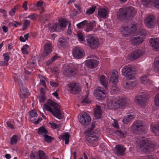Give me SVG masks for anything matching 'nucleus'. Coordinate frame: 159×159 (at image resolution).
<instances>
[{
    "label": "nucleus",
    "instance_id": "1",
    "mask_svg": "<svg viewBox=\"0 0 159 159\" xmlns=\"http://www.w3.org/2000/svg\"><path fill=\"white\" fill-rule=\"evenodd\" d=\"M43 107L45 110L51 112L56 117L61 119L63 116L61 112L60 106L57 103L51 99H48L46 104L43 105Z\"/></svg>",
    "mask_w": 159,
    "mask_h": 159
},
{
    "label": "nucleus",
    "instance_id": "2",
    "mask_svg": "<svg viewBox=\"0 0 159 159\" xmlns=\"http://www.w3.org/2000/svg\"><path fill=\"white\" fill-rule=\"evenodd\" d=\"M136 142L138 144L137 148L141 151L150 152L155 148L154 144L143 137L137 138Z\"/></svg>",
    "mask_w": 159,
    "mask_h": 159
},
{
    "label": "nucleus",
    "instance_id": "3",
    "mask_svg": "<svg viewBox=\"0 0 159 159\" xmlns=\"http://www.w3.org/2000/svg\"><path fill=\"white\" fill-rule=\"evenodd\" d=\"M136 25L137 24H135L123 25L120 28V31L123 36H128L131 34H134L136 31Z\"/></svg>",
    "mask_w": 159,
    "mask_h": 159
},
{
    "label": "nucleus",
    "instance_id": "4",
    "mask_svg": "<svg viewBox=\"0 0 159 159\" xmlns=\"http://www.w3.org/2000/svg\"><path fill=\"white\" fill-rule=\"evenodd\" d=\"M129 101L126 98H120L115 101H111L108 103V106L111 109H116L119 108H122L127 105L129 104Z\"/></svg>",
    "mask_w": 159,
    "mask_h": 159
},
{
    "label": "nucleus",
    "instance_id": "5",
    "mask_svg": "<svg viewBox=\"0 0 159 159\" xmlns=\"http://www.w3.org/2000/svg\"><path fill=\"white\" fill-rule=\"evenodd\" d=\"M147 127L142 121L138 120L134 121L130 127V130L134 133H136L138 131L145 132Z\"/></svg>",
    "mask_w": 159,
    "mask_h": 159
},
{
    "label": "nucleus",
    "instance_id": "6",
    "mask_svg": "<svg viewBox=\"0 0 159 159\" xmlns=\"http://www.w3.org/2000/svg\"><path fill=\"white\" fill-rule=\"evenodd\" d=\"M87 43L88 45L92 49L98 48L99 44L98 38L93 34H89L86 36Z\"/></svg>",
    "mask_w": 159,
    "mask_h": 159
},
{
    "label": "nucleus",
    "instance_id": "7",
    "mask_svg": "<svg viewBox=\"0 0 159 159\" xmlns=\"http://www.w3.org/2000/svg\"><path fill=\"white\" fill-rule=\"evenodd\" d=\"M99 129H97L89 133L86 136V139L89 143L93 144L98 140L99 138Z\"/></svg>",
    "mask_w": 159,
    "mask_h": 159
},
{
    "label": "nucleus",
    "instance_id": "8",
    "mask_svg": "<svg viewBox=\"0 0 159 159\" xmlns=\"http://www.w3.org/2000/svg\"><path fill=\"white\" fill-rule=\"evenodd\" d=\"M148 100L147 95L145 93H142L137 95L135 98V102L137 105L140 107L145 105Z\"/></svg>",
    "mask_w": 159,
    "mask_h": 159
},
{
    "label": "nucleus",
    "instance_id": "9",
    "mask_svg": "<svg viewBox=\"0 0 159 159\" xmlns=\"http://www.w3.org/2000/svg\"><path fill=\"white\" fill-rule=\"evenodd\" d=\"M68 90L73 94L79 93L81 89V86L78 83L72 82L68 85Z\"/></svg>",
    "mask_w": 159,
    "mask_h": 159
},
{
    "label": "nucleus",
    "instance_id": "10",
    "mask_svg": "<svg viewBox=\"0 0 159 159\" xmlns=\"http://www.w3.org/2000/svg\"><path fill=\"white\" fill-rule=\"evenodd\" d=\"M72 55L76 59L82 58L85 55L84 50L81 47H76L72 50Z\"/></svg>",
    "mask_w": 159,
    "mask_h": 159
},
{
    "label": "nucleus",
    "instance_id": "11",
    "mask_svg": "<svg viewBox=\"0 0 159 159\" xmlns=\"http://www.w3.org/2000/svg\"><path fill=\"white\" fill-rule=\"evenodd\" d=\"M123 75L128 79L134 78L132 67L130 65L124 66L122 70Z\"/></svg>",
    "mask_w": 159,
    "mask_h": 159
},
{
    "label": "nucleus",
    "instance_id": "12",
    "mask_svg": "<svg viewBox=\"0 0 159 159\" xmlns=\"http://www.w3.org/2000/svg\"><path fill=\"white\" fill-rule=\"evenodd\" d=\"M91 118L90 115L85 112L82 113L80 116V122L84 125H89L90 122Z\"/></svg>",
    "mask_w": 159,
    "mask_h": 159
},
{
    "label": "nucleus",
    "instance_id": "13",
    "mask_svg": "<svg viewBox=\"0 0 159 159\" xmlns=\"http://www.w3.org/2000/svg\"><path fill=\"white\" fill-rule=\"evenodd\" d=\"M129 79L126 81L124 82L123 83L124 87L126 89H132L136 85L137 80L135 78Z\"/></svg>",
    "mask_w": 159,
    "mask_h": 159
},
{
    "label": "nucleus",
    "instance_id": "14",
    "mask_svg": "<svg viewBox=\"0 0 159 159\" xmlns=\"http://www.w3.org/2000/svg\"><path fill=\"white\" fill-rule=\"evenodd\" d=\"M94 93L97 99L102 100L105 98L107 92L103 88L99 87L95 90Z\"/></svg>",
    "mask_w": 159,
    "mask_h": 159
},
{
    "label": "nucleus",
    "instance_id": "15",
    "mask_svg": "<svg viewBox=\"0 0 159 159\" xmlns=\"http://www.w3.org/2000/svg\"><path fill=\"white\" fill-rule=\"evenodd\" d=\"M126 148L121 145H117L115 147V153L118 156H122L124 155Z\"/></svg>",
    "mask_w": 159,
    "mask_h": 159
},
{
    "label": "nucleus",
    "instance_id": "16",
    "mask_svg": "<svg viewBox=\"0 0 159 159\" xmlns=\"http://www.w3.org/2000/svg\"><path fill=\"white\" fill-rule=\"evenodd\" d=\"M145 23L148 27H153L154 25V17L153 15L148 16L145 20Z\"/></svg>",
    "mask_w": 159,
    "mask_h": 159
},
{
    "label": "nucleus",
    "instance_id": "17",
    "mask_svg": "<svg viewBox=\"0 0 159 159\" xmlns=\"http://www.w3.org/2000/svg\"><path fill=\"white\" fill-rule=\"evenodd\" d=\"M52 45L50 43H47L44 45V51L42 53V56L45 57L52 52Z\"/></svg>",
    "mask_w": 159,
    "mask_h": 159
},
{
    "label": "nucleus",
    "instance_id": "18",
    "mask_svg": "<svg viewBox=\"0 0 159 159\" xmlns=\"http://www.w3.org/2000/svg\"><path fill=\"white\" fill-rule=\"evenodd\" d=\"M77 71V69L73 66L66 70L64 72V74L67 76H72L76 74Z\"/></svg>",
    "mask_w": 159,
    "mask_h": 159
},
{
    "label": "nucleus",
    "instance_id": "19",
    "mask_svg": "<svg viewBox=\"0 0 159 159\" xmlns=\"http://www.w3.org/2000/svg\"><path fill=\"white\" fill-rule=\"evenodd\" d=\"M117 17L120 20H123L125 19H129L127 17V11L125 9H120L117 15Z\"/></svg>",
    "mask_w": 159,
    "mask_h": 159
},
{
    "label": "nucleus",
    "instance_id": "20",
    "mask_svg": "<svg viewBox=\"0 0 159 159\" xmlns=\"http://www.w3.org/2000/svg\"><path fill=\"white\" fill-rule=\"evenodd\" d=\"M150 45L157 51L159 50V40L157 38H152L150 40Z\"/></svg>",
    "mask_w": 159,
    "mask_h": 159
},
{
    "label": "nucleus",
    "instance_id": "21",
    "mask_svg": "<svg viewBox=\"0 0 159 159\" xmlns=\"http://www.w3.org/2000/svg\"><path fill=\"white\" fill-rule=\"evenodd\" d=\"M127 11V17L129 19L134 18L136 14V11L134 8L131 6L127 7L125 9Z\"/></svg>",
    "mask_w": 159,
    "mask_h": 159
},
{
    "label": "nucleus",
    "instance_id": "22",
    "mask_svg": "<svg viewBox=\"0 0 159 159\" xmlns=\"http://www.w3.org/2000/svg\"><path fill=\"white\" fill-rule=\"evenodd\" d=\"M20 90L21 92L20 94V98H26L29 95V91L26 89L23 86L22 84H19Z\"/></svg>",
    "mask_w": 159,
    "mask_h": 159
},
{
    "label": "nucleus",
    "instance_id": "23",
    "mask_svg": "<svg viewBox=\"0 0 159 159\" xmlns=\"http://www.w3.org/2000/svg\"><path fill=\"white\" fill-rule=\"evenodd\" d=\"M86 63L87 67L90 68H93L96 67L99 63L97 60H95L93 59H91L87 60L86 61Z\"/></svg>",
    "mask_w": 159,
    "mask_h": 159
},
{
    "label": "nucleus",
    "instance_id": "24",
    "mask_svg": "<svg viewBox=\"0 0 159 159\" xmlns=\"http://www.w3.org/2000/svg\"><path fill=\"white\" fill-rule=\"evenodd\" d=\"M142 55L140 50H136L129 55V58L132 60H134L139 57Z\"/></svg>",
    "mask_w": 159,
    "mask_h": 159
},
{
    "label": "nucleus",
    "instance_id": "25",
    "mask_svg": "<svg viewBox=\"0 0 159 159\" xmlns=\"http://www.w3.org/2000/svg\"><path fill=\"white\" fill-rule=\"evenodd\" d=\"M110 81L115 84L118 82V73L116 70L112 71V74L110 78Z\"/></svg>",
    "mask_w": 159,
    "mask_h": 159
},
{
    "label": "nucleus",
    "instance_id": "26",
    "mask_svg": "<svg viewBox=\"0 0 159 159\" xmlns=\"http://www.w3.org/2000/svg\"><path fill=\"white\" fill-rule=\"evenodd\" d=\"M100 83L106 89H107L108 87V81L107 78L104 75L100 76L99 79Z\"/></svg>",
    "mask_w": 159,
    "mask_h": 159
},
{
    "label": "nucleus",
    "instance_id": "27",
    "mask_svg": "<svg viewBox=\"0 0 159 159\" xmlns=\"http://www.w3.org/2000/svg\"><path fill=\"white\" fill-rule=\"evenodd\" d=\"M95 117L97 119L100 118L102 114V111L101 107L98 106H96L94 110Z\"/></svg>",
    "mask_w": 159,
    "mask_h": 159
},
{
    "label": "nucleus",
    "instance_id": "28",
    "mask_svg": "<svg viewBox=\"0 0 159 159\" xmlns=\"http://www.w3.org/2000/svg\"><path fill=\"white\" fill-rule=\"evenodd\" d=\"M131 43L134 45H138L143 41V38L140 36L134 37L131 40Z\"/></svg>",
    "mask_w": 159,
    "mask_h": 159
},
{
    "label": "nucleus",
    "instance_id": "29",
    "mask_svg": "<svg viewBox=\"0 0 159 159\" xmlns=\"http://www.w3.org/2000/svg\"><path fill=\"white\" fill-rule=\"evenodd\" d=\"M108 12L107 10L104 8H100L98 10V15L99 17L104 18L108 15Z\"/></svg>",
    "mask_w": 159,
    "mask_h": 159
},
{
    "label": "nucleus",
    "instance_id": "30",
    "mask_svg": "<svg viewBox=\"0 0 159 159\" xmlns=\"http://www.w3.org/2000/svg\"><path fill=\"white\" fill-rule=\"evenodd\" d=\"M135 117V115L133 114H130L125 116L123 120V122L126 124L129 123Z\"/></svg>",
    "mask_w": 159,
    "mask_h": 159
},
{
    "label": "nucleus",
    "instance_id": "31",
    "mask_svg": "<svg viewBox=\"0 0 159 159\" xmlns=\"http://www.w3.org/2000/svg\"><path fill=\"white\" fill-rule=\"evenodd\" d=\"M70 135L69 133L66 132L60 136L61 139L65 140V143L66 144H67L69 143Z\"/></svg>",
    "mask_w": 159,
    "mask_h": 159
},
{
    "label": "nucleus",
    "instance_id": "32",
    "mask_svg": "<svg viewBox=\"0 0 159 159\" xmlns=\"http://www.w3.org/2000/svg\"><path fill=\"white\" fill-rule=\"evenodd\" d=\"M20 138L17 134L13 135L10 138V143L11 145L16 144L18 140H19Z\"/></svg>",
    "mask_w": 159,
    "mask_h": 159
},
{
    "label": "nucleus",
    "instance_id": "33",
    "mask_svg": "<svg viewBox=\"0 0 159 159\" xmlns=\"http://www.w3.org/2000/svg\"><path fill=\"white\" fill-rule=\"evenodd\" d=\"M59 20V22L58 23V25L60 28L61 29L65 28L68 22L67 20L64 19Z\"/></svg>",
    "mask_w": 159,
    "mask_h": 159
},
{
    "label": "nucleus",
    "instance_id": "34",
    "mask_svg": "<svg viewBox=\"0 0 159 159\" xmlns=\"http://www.w3.org/2000/svg\"><path fill=\"white\" fill-rule=\"evenodd\" d=\"M96 26L95 23L90 22L88 23V21L86 26L85 31L87 32L91 31Z\"/></svg>",
    "mask_w": 159,
    "mask_h": 159
},
{
    "label": "nucleus",
    "instance_id": "35",
    "mask_svg": "<svg viewBox=\"0 0 159 159\" xmlns=\"http://www.w3.org/2000/svg\"><path fill=\"white\" fill-rule=\"evenodd\" d=\"M37 132L39 135H41L43 134H48V131L44 126H42L39 128Z\"/></svg>",
    "mask_w": 159,
    "mask_h": 159
},
{
    "label": "nucleus",
    "instance_id": "36",
    "mask_svg": "<svg viewBox=\"0 0 159 159\" xmlns=\"http://www.w3.org/2000/svg\"><path fill=\"white\" fill-rule=\"evenodd\" d=\"M78 39L79 41L81 43L85 41V36L83 35L82 32L80 31H78L77 33Z\"/></svg>",
    "mask_w": 159,
    "mask_h": 159
},
{
    "label": "nucleus",
    "instance_id": "37",
    "mask_svg": "<svg viewBox=\"0 0 159 159\" xmlns=\"http://www.w3.org/2000/svg\"><path fill=\"white\" fill-rule=\"evenodd\" d=\"M39 159H48V157L46 156L45 153L42 150L38 151Z\"/></svg>",
    "mask_w": 159,
    "mask_h": 159
},
{
    "label": "nucleus",
    "instance_id": "38",
    "mask_svg": "<svg viewBox=\"0 0 159 159\" xmlns=\"http://www.w3.org/2000/svg\"><path fill=\"white\" fill-rule=\"evenodd\" d=\"M87 21L84 20L80 23L77 24L76 26L78 29H82L84 27H86V25L87 23Z\"/></svg>",
    "mask_w": 159,
    "mask_h": 159
},
{
    "label": "nucleus",
    "instance_id": "39",
    "mask_svg": "<svg viewBox=\"0 0 159 159\" xmlns=\"http://www.w3.org/2000/svg\"><path fill=\"white\" fill-rule=\"evenodd\" d=\"M151 129L153 132L157 135L159 134V125L157 127L152 125L151 127Z\"/></svg>",
    "mask_w": 159,
    "mask_h": 159
},
{
    "label": "nucleus",
    "instance_id": "40",
    "mask_svg": "<svg viewBox=\"0 0 159 159\" xmlns=\"http://www.w3.org/2000/svg\"><path fill=\"white\" fill-rule=\"evenodd\" d=\"M88 92H87L85 96H83L82 97V99L83 100V101L82 102V103H88L91 102L90 100L88 99Z\"/></svg>",
    "mask_w": 159,
    "mask_h": 159
},
{
    "label": "nucleus",
    "instance_id": "41",
    "mask_svg": "<svg viewBox=\"0 0 159 159\" xmlns=\"http://www.w3.org/2000/svg\"><path fill=\"white\" fill-rule=\"evenodd\" d=\"M96 8V7L93 6L91 7H90L89 8L87 9L86 12V14L87 15H91L94 12Z\"/></svg>",
    "mask_w": 159,
    "mask_h": 159
},
{
    "label": "nucleus",
    "instance_id": "42",
    "mask_svg": "<svg viewBox=\"0 0 159 159\" xmlns=\"http://www.w3.org/2000/svg\"><path fill=\"white\" fill-rule=\"evenodd\" d=\"M43 137H44V141L48 143H51L52 140L54 139L53 138L48 135L47 134H44Z\"/></svg>",
    "mask_w": 159,
    "mask_h": 159
},
{
    "label": "nucleus",
    "instance_id": "43",
    "mask_svg": "<svg viewBox=\"0 0 159 159\" xmlns=\"http://www.w3.org/2000/svg\"><path fill=\"white\" fill-rule=\"evenodd\" d=\"M30 119L31 121H33L34 118H36L37 117L38 114L35 111H32L30 113Z\"/></svg>",
    "mask_w": 159,
    "mask_h": 159
},
{
    "label": "nucleus",
    "instance_id": "44",
    "mask_svg": "<svg viewBox=\"0 0 159 159\" xmlns=\"http://www.w3.org/2000/svg\"><path fill=\"white\" fill-rule=\"evenodd\" d=\"M140 81L142 83L146 84L149 82L150 80L147 76H143L141 78Z\"/></svg>",
    "mask_w": 159,
    "mask_h": 159
},
{
    "label": "nucleus",
    "instance_id": "45",
    "mask_svg": "<svg viewBox=\"0 0 159 159\" xmlns=\"http://www.w3.org/2000/svg\"><path fill=\"white\" fill-rule=\"evenodd\" d=\"M155 70H159V57L156 58L154 61Z\"/></svg>",
    "mask_w": 159,
    "mask_h": 159
},
{
    "label": "nucleus",
    "instance_id": "46",
    "mask_svg": "<svg viewBox=\"0 0 159 159\" xmlns=\"http://www.w3.org/2000/svg\"><path fill=\"white\" fill-rule=\"evenodd\" d=\"M30 21L27 20H25L24 21L23 30H25L27 29L30 25Z\"/></svg>",
    "mask_w": 159,
    "mask_h": 159
},
{
    "label": "nucleus",
    "instance_id": "47",
    "mask_svg": "<svg viewBox=\"0 0 159 159\" xmlns=\"http://www.w3.org/2000/svg\"><path fill=\"white\" fill-rule=\"evenodd\" d=\"M154 103L157 107H159V93L156 95L155 97Z\"/></svg>",
    "mask_w": 159,
    "mask_h": 159
},
{
    "label": "nucleus",
    "instance_id": "48",
    "mask_svg": "<svg viewBox=\"0 0 159 159\" xmlns=\"http://www.w3.org/2000/svg\"><path fill=\"white\" fill-rule=\"evenodd\" d=\"M3 56L4 57V61H5L6 62L8 63V62L10 60L9 53L8 52L5 53L3 54Z\"/></svg>",
    "mask_w": 159,
    "mask_h": 159
},
{
    "label": "nucleus",
    "instance_id": "49",
    "mask_svg": "<svg viewBox=\"0 0 159 159\" xmlns=\"http://www.w3.org/2000/svg\"><path fill=\"white\" fill-rule=\"evenodd\" d=\"M110 88L111 92L112 93H117L118 90V88L115 86H110Z\"/></svg>",
    "mask_w": 159,
    "mask_h": 159
},
{
    "label": "nucleus",
    "instance_id": "50",
    "mask_svg": "<svg viewBox=\"0 0 159 159\" xmlns=\"http://www.w3.org/2000/svg\"><path fill=\"white\" fill-rule=\"evenodd\" d=\"M29 47L28 45L27 44L25 45L21 48V51L22 52L25 54H28V52H27L26 49Z\"/></svg>",
    "mask_w": 159,
    "mask_h": 159
},
{
    "label": "nucleus",
    "instance_id": "51",
    "mask_svg": "<svg viewBox=\"0 0 159 159\" xmlns=\"http://www.w3.org/2000/svg\"><path fill=\"white\" fill-rule=\"evenodd\" d=\"M39 99L40 102H43L45 101L46 98L44 93L39 97Z\"/></svg>",
    "mask_w": 159,
    "mask_h": 159
},
{
    "label": "nucleus",
    "instance_id": "52",
    "mask_svg": "<svg viewBox=\"0 0 159 159\" xmlns=\"http://www.w3.org/2000/svg\"><path fill=\"white\" fill-rule=\"evenodd\" d=\"M50 125L51 126V128L53 129H55L59 128L60 126L59 125L56 124L54 123H50Z\"/></svg>",
    "mask_w": 159,
    "mask_h": 159
},
{
    "label": "nucleus",
    "instance_id": "53",
    "mask_svg": "<svg viewBox=\"0 0 159 159\" xmlns=\"http://www.w3.org/2000/svg\"><path fill=\"white\" fill-rule=\"evenodd\" d=\"M36 61L35 60H33L32 61L28 63V65L30 67H33L35 66Z\"/></svg>",
    "mask_w": 159,
    "mask_h": 159
},
{
    "label": "nucleus",
    "instance_id": "54",
    "mask_svg": "<svg viewBox=\"0 0 159 159\" xmlns=\"http://www.w3.org/2000/svg\"><path fill=\"white\" fill-rule=\"evenodd\" d=\"M17 7L15 6L14 8L11 9L9 12L10 15L12 16L15 15V13L16 11V9Z\"/></svg>",
    "mask_w": 159,
    "mask_h": 159
},
{
    "label": "nucleus",
    "instance_id": "55",
    "mask_svg": "<svg viewBox=\"0 0 159 159\" xmlns=\"http://www.w3.org/2000/svg\"><path fill=\"white\" fill-rule=\"evenodd\" d=\"M154 4L156 7L159 9V0H154Z\"/></svg>",
    "mask_w": 159,
    "mask_h": 159
},
{
    "label": "nucleus",
    "instance_id": "56",
    "mask_svg": "<svg viewBox=\"0 0 159 159\" xmlns=\"http://www.w3.org/2000/svg\"><path fill=\"white\" fill-rule=\"evenodd\" d=\"M95 124L96 123L95 122H93L91 124V126L90 128H89L88 131H90L91 130L93 129L95 127Z\"/></svg>",
    "mask_w": 159,
    "mask_h": 159
},
{
    "label": "nucleus",
    "instance_id": "57",
    "mask_svg": "<svg viewBox=\"0 0 159 159\" xmlns=\"http://www.w3.org/2000/svg\"><path fill=\"white\" fill-rule=\"evenodd\" d=\"M50 84L52 87H56L57 86L58 84V83L51 81L50 82Z\"/></svg>",
    "mask_w": 159,
    "mask_h": 159
},
{
    "label": "nucleus",
    "instance_id": "58",
    "mask_svg": "<svg viewBox=\"0 0 159 159\" xmlns=\"http://www.w3.org/2000/svg\"><path fill=\"white\" fill-rule=\"evenodd\" d=\"M36 157V153L32 151L30 156V159H35Z\"/></svg>",
    "mask_w": 159,
    "mask_h": 159
},
{
    "label": "nucleus",
    "instance_id": "59",
    "mask_svg": "<svg viewBox=\"0 0 159 159\" xmlns=\"http://www.w3.org/2000/svg\"><path fill=\"white\" fill-rule=\"evenodd\" d=\"M27 2L25 1L23 4L22 7L24 8L25 10L26 11L27 10Z\"/></svg>",
    "mask_w": 159,
    "mask_h": 159
},
{
    "label": "nucleus",
    "instance_id": "60",
    "mask_svg": "<svg viewBox=\"0 0 159 159\" xmlns=\"http://www.w3.org/2000/svg\"><path fill=\"white\" fill-rule=\"evenodd\" d=\"M114 122L112 124L113 126L116 128H119V125L117 121L115 120H113Z\"/></svg>",
    "mask_w": 159,
    "mask_h": 159
},
{
    "label": "nucleus",
    "instance_id": "61",
    "mask_svg": "<svg viewBox=\"0 0 159 159\" xmlns=\"http://www.w3.org/2000/svg\"><path fill=\"white\" fill-rule=\"evenodd\" d=\"M52 25L53 26L52 27H51V28L54 30L57 31V28H59V25H58V24H57L56 23H53Z\"/></svg>",
    "mask_w": 159,
    "mask_h": 159
},
{
    "label": "nucleus",
    "instance_id": "62",
    "mask_svg": "<svg viewBox=\"0 0 159 159\" xmlns=\"http://www.w3.org/2000/svg\"><path fill=\"white\" fill-rule=\"evenodd\" d=\"M39 84L43 85V87H45V88L46 87V84L45 82V81L42 79H40V83Z\"/></svg>",
    "mask_w": 159,
    "mask_h": 159
},
{
    "label": "nucleus",
    "instance_id": "63",
    "mask_svg": "<svg viewBox=\"0 0 159 159\" xmlns=\"http://www.w3.org/2000/svg\"><path fill=\"white\" fill-rule=\"evenodd\" d=\"M65 41H63L62 40H60L59 41L58 45L60 47L62 46L65 45Z\"/></svg>",
    "mask_w": 159,
    "mask_h": 159
},
{
    "label": "nucleus",
    "instance_id": "64",
    "mask_svg": "<svg viewBox=\"0 0 159 159\" xmlns=\"http://www.w3.org/2000/svg\"><path fill=\"white\" fill-rule=\"evenodd\" d=\"M141 35H145L147 34L146 31L145 29H142L140 31Z\"/></svg>",
    "mask_w": 159,
    "mask_h": 159
}]
</instances>
